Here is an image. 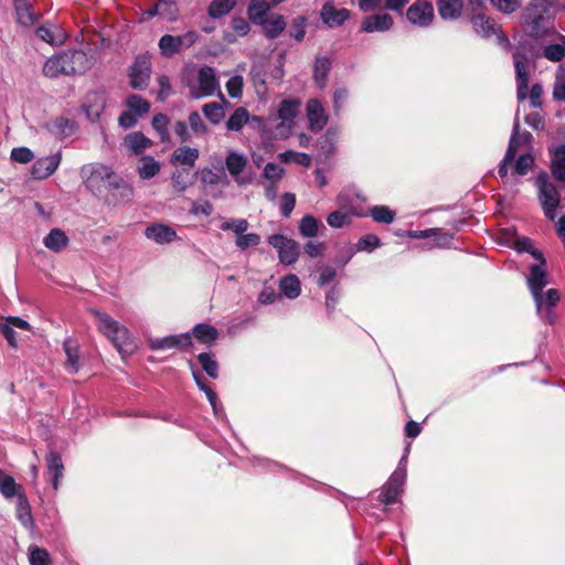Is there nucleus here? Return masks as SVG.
<instances>
[{"label": "nucleus", "instance_id": "obj_1", "mask_svg": "<svg viewBox=\"0 0 565 565\" xmlns=\"http://www.w3.org/2000/svg\"><path fill=\"white\" fill-rule=\"evenodd\" d=\"M85 185L94 193L100 194L104 190H121V195L129 199L132 189L117 175L109 167L104 164H87L81 169Z\"/></svg>", "mask_w": 565, "mask_h": 565}, {"label": "nucleus", "instance_id": "obj_2", "mask_svg": "<svg viewBox=\"0 0 565 565\" xmlns=\"http://www.w3.org/2000/svg\"><path fill=\"white\" fill-rule=\"evenodd\" d=\"M92 67L90 57L82 50L65 51L51 56L43 66V74L50 78L61 75H82Z\"/></svg>", "mask_w": 565, "mask_h": 565}, {"label": "nucleus", "instance_id": "obj_3", "mask_svg": "<svg viewBox=\"0 0 565 565\" xmlns=\"http://www.w3.org/2000/svg\"><path fill=\"white\" fill-rule=\"evenodd\" d=\"M90 312L97 321L98 330L111 341L120 354H131L135 351L136 345L126 327L105 312L96 309Z\"/></svg>", "mask_w": 565, "mask_h": 565}, {"label": "nucleus", "instance_id": "obj_4", "mask_svg": "<svg viewBox=\"0 0 565 565\" xmlns=\"http://www.w3.org/2000/svg\"><path fill=\"white\" fill-rule=\"evenodd\" d=\"M537 190V201L545 215L550 221L555 220L557 210L561 205V192L552 182L546 172H541L534 180Z\"/></svg>", "mask_w": 565, "mask_h": 565}, {"label": "nucleus", "instance_id": "obj_5", "mask_svg": "<svg viewBox=\"0 0 565 565\" xmlns=\"http://www.w3.org/2000/svg\"><path fill=\"white\" fill-rule=\"evenodd\" d=\"M190 95L195 98L212 96L220 89V83L215 70L211 66H202L198 72L195 83L189 84Z\"/></svg>", "mask_w": 565, "mask_h": 565}, {"label": "nucleus", "instance_id": "obj_6", "mask_svg": "<svg viewBox=\"0 0 565 565\" xmlns=\"http://www.w3.org/2000/svg\"><path fill=\"white\" fill-rule=\"evenodd\" d=\"M199 40L196 31H188L182 35L164 34L159 40L158 46L161 55L172 57L181 51L191 47Z\"/></svg>", "mask_w": 565, "mask_h": 565}, {"label": "nucleus", "instance_id": "obj_7", "mask_svg": "<svg viewBox=\"0 0 565 565\" xmlns=\"http://www.w3.org/2000/svg\"><path fill=\"white\" fill-rule=\"evenodd\" d=\"M516 79V97L519 102L527 98L529 81L531 71L534 68L533 61L521 52L513 53Z\"/></svg>", "mask_w": 565, "mask_h": 565}, {"label": "nucleus", "instance_id": "obj_8", "mask_svg": "<svg viewBox=\"0 0 565 565\" xmlns=\"http://www.w3.org/2000/svg\"><path fill=\"white\" fill-rule=\"evenodd\" d=\"M406 479V469L401 463L382 487L379 500L384 504L396 502Z\"/></svg>", "mask_w": 565, "mask_h": 565}, {"label": "nucleus", "instance_id": "obj_9", "mask_svg": "<svg viewBox=\"0 0 565 565\" xmlns=\"http://www.w3.org/2000/svg\"><path fill=\"white\" fill-rule=\"evenodd\" d=\"M268 243L278 250L279 262L294 264L299 257V245L296 241L280 234L269 236Z\"/></svg>", "mask_w": 565, "mask_h": 565}, {"label": "nucleus", "instance_id": "obj_10", "mask_svg": "<svg viewBox=\"0 0 565 565\" xmlns=\"http://www.w3.org/2000/svg\"><path fill=\"white\" fill-rule=\"evenodd\" d=\"M406 18L413 25L427 28L435 18L434 7L428 1L417 0L407 9Z\"/></svg>", "mask_w": 565, "mask_h": 565}, {"label": "nucleus", "instance_id": "obj_11", "mask_svg": "<svg viewBox=\"0 0 565 565\" xmlns=\"http://www.w3.org/2000/svg\"><path fill=\"white\" fill-rule=\"evenodd\" d=\"M151 64L149 58L147 56L136 57L129 72L130 86L134 89H145L149 84Z\"/></svg>", "mask_w": 565, "mask_h": 565}, {"label": "nucleus", "instance_id": "obj_12", "mask_svg": "<svg viewBox=\"0 0 565 565\" xmlns=\"http://www.w3.org/2000/svg\"><path fill=\"white\" fill-rule=\"evenodd\" d=\"M527 284L536 303V310H542L543 295L542 290L547 285V275L544 265H532Z\"/></svg>", "mask_w": 565, "mask_h": 565}, {"label": "nucleus", "instance_id": "obj_13", "mask_svg": "<svg viewBox=\"0 0 565 565\" xmlns=\"http://www.w3.org/2000/svg\"><path fill=\"white\" fill-rule=\"evenodd\" d=\"M247 164V157L235 151H230L225 158L226 169L239 186L252 182L250 178L242 175Z\"/></svg>", "mask_w": 565, "mask_h": 565}, {"label": "nucleus", "instance_id": "obj_14", "mask_svg": "<svg viewBox=\"0 0 565 565\" xmlns=\"http://www.w3.org/2000/svg\"><path fill=\"white\" fill-rule=\"evenodd\" d=\"M61 160V152L44 158H39L32 166V177L38 180H44L51 177L58 168Z\"/></svg>", "mask_w": 565, "mask_h": 565}, {"label": "nucleus", "instance_id": "obj_15", "mask_svg": "<svg viewBox=\"0 0 565 565\" xmlns=\"http://www.w3.org/2000/svg\"><path fill=\"white\" fill-rule=\"evenodd\" d=\"M350 18L348 9H338L332 1H327L320 11L321 21L329 28L341 26Z\"/></svg>", "mask_w": 565, "mask_h": 565}, {"label": "nucleus", "instance_id": "obj_16", "mask_svg": "<svg viewBox=\"0 0 565 565\" xmlns=\"http://www.w3.org/2000/svg\"><path fill=\"white\" fill-rule=\"evenodd\" d=\"M394 20L388 13H376L365 17L361 23V31L365 33L385 32L393 28Z\"/></svg>", "mask_w": 565, "mask_h": 565}, {"label": "nucleus", "instance_id": "obj_17", "mask_svg": "<svg viewBox=\"0 0 565 565\" xmlns=\"http://www.w3.org/2000/svg\"><path fill=\"white\" fill-rule=\"evenodd\" d=\"M36 36L51 45H62L67 39V33L57 24L45 23L35 31Z\"/></svg>", "mask_w": 565, "mask_h": 565}, {"label": "nucleus", "instance_id": "obj_18", "mask_svg": "<svg viewBox=\"0 0 565 565\" xmlns=\"http://www.w3.org/2000/svg\"><path fill=\"white\" fill-rule=\"evenodd\" d=\"M307 117L309 128L312 131H321L328 122L322 104L318 99H310L307 103Z\"/></svg>", "mask_w": 565, "mask_h": 565}, {"label": "nucleus", "instance_id": "obj_19", "mask_svg": "<svg viewBox=\"0 0 565 565\" xmlns=\"http://www.w3.org/2000/svg\"><path fill=\"white\" fill-rule=\"evenodd\" d=\"M519 128H520V124L518 120H515L514 126H513V132H512V136L509 141L508 150H507L505 156L502 159V161L499 166V170H498V173L501 177V179L507 178L508 167L511 166L514 161L516 150L520 145Z\"/></svg>", "mask_w": 565, "mask_h": 565}, {"label": "nucleus", "instance_id": "obj_20", "mask_svg": "<svg viewBox=\"0 0 565 565\" xmlns=\"http://www.w3.org/2000/svg\"><path fill=\"white\" fill-rule=\"evenodd\" d=\"M192 344V339L189 333L179 335H169L164 338H157L150 341L152 350H167L173 348H188Z\"/></svg>", "mask_w": 565, "mask_h": 565}, {"label": "nucleus", "instance_id": "obj_21", "mask_svg": "<svg viewBox=\"0 0 565 565\" xmlns=\"http://www.w3.org/2000/svg\"><path fill=\"white\" fill-rule=\"evenodd\" d=\"M300 102L296 99H285L278 107L277 118L280 120L279 127L290 130L294 119L297 116Z\"/></svg>", "mask_w": 565, "mask_h": 565}, {"label": "nucleus", "instance_id": "obj_22", "mask_svg": "<svg viewBox=\"0 0 565 565\" xmlns=\"http://www.w3.org/2000/svg\"><path fill=\"white\" fill-rule=\"evenodd\" d=\"M46 473L51 480V483L56 491L60 487V480L63 477L64 465L62 458L55 451H50L46 455Z\"/></svg>", "mask_w": 565, "mask_h": 565}, {"label": "nucleus", "instance_id": "obj_23", "mask_svg": "<svg viewBox=\"0 0 565 565\" xmlns=\"http://www.w3.org/2000/svg\"><path fill=\"white\" fill-rule=\"evenodd\" d=\"M145 235L147 238L158 244H168L177 238V232L172 227L163 224L148 226L145 231Z\"/></svg>", "mask_w": 565, "mask_h": 565}, {"label": "nucleus", "instance_id": "obj_24", "mask_svg": "<svg viewBox=\"0 0 565 565\" xmlns=\"http://www.w3.org/2000/svg\"><path fill=\"white\" fill-rule=\"evenodd\" d=\"M0 493L6 499L20 498L25 494L23 487L17 483L15 480L0 469Z\"/></svg>", "mask_w": 565, "mask_h": 565}, {"label": "nucleus", "instance_id": "obj_25", "mask_svg": "<svg viewBox=\"0 0 565 565\" xmlns=\"http://www.w3.org/2000/svg\"><path fill=\"white\" fill-rule=\"evenodd\" d=\"M254 120L256 122H262V118L259 117H250L249 113L244 107H238L235 111L230 116L225 126L230 131H241L242 128L249 121Z\"/></svg>", "mask_w": 565, "mask_h": 565}, {"label": "nucleus", "instance_id": "obj_26", "mask_svg": "<svg viewBox=\"0 0 565 565\" xmlns=\"http://www.w3.org/2000/svg\"><path fill=\"white\" fill-rule=\"evenodd\" d=\"M551 171L557 181H565V143L555 147L552 151Z\"/></svg>", "mask_w": 565, "mask_h": 565}, {"label": "nucleus", "instance_id": "obj_27", "mask_svg": "<svg viewBox=\"0 0 565 565\" xmlns=\"http://www.w3.org/2000/svg\"><path fill=\"white\" fill-rule=\"evenodd\" d=\"M199 150L188 146L177 148L171 157L172 164L193 167L199 159Z\"/></svg>", "mask_w": 565, "mask_h": 565}, {"label": "nucleus", "instance_id": "obj_28", "mask_svg": "<svg viewBox=\"0 0 565 565\" xmlns=\"http://www.w3.org/2000/svg\"><path fill=\"white\" fill-rule=\"evenodd\" d=\"M68 242L67 235L60 228L51 230L43 238L44 246L54 253L62 252L68 245Z\"/></svg>", "mask_w": 565, "mask_h": 565}, {"label": "nucleus", "instance_id": "obj_29", "mask_svg": "<svg viewBox=\"0 0 565 565\" xmlns=\"http://www.w3.org/2000/svg\"><path fill=\"white\" fill-rule=\"evenodd\" d=\"M471 24L473 30L483 38L497 34V24L494 20L482 13L472 15Z\"/></svg>", "mask_w": 565, "mask_h": 565}, {"label": "nucleus", "instance_id": "obj_30", "mask_svg": "<svg viewBox=\"0 0 565 565\" xmlns=\"http://www.w3.org/2000/svg\"><path fill=\"white\" fill-rule=\"evenodd\" d=\"M45 127L51 134L58 136V137L71 136L76 129L75 121L70 120L68 118H65V117H57V118L49 121L45 125Z\"/></svg>", "mask_w": 565, "mask_h": 565}, {"label": "nucleus", "instance_id": "obj_31", "mask_svg": "<svg viewBox=\"0 0 565 565\" xmlns=\"http://www.w3.org/2000/svg\"><path fill=\"white\" fill-rule=\"evenodd\" d=\"M437 10L441 19H458L462 10V0H437Z\"/></svg>", "mask_w": 565, "mask_h": 565}, {"label": "nucleus", "instance_id": "obj_32", "mask_svg": "<svg viewBox=\"0 0 565 565\" xmlns=\"http://www.w3.org/2000/svg\"><path fill=\"white\" fill-rule=\"evenodd\" d=\"M63 348L66 354V370L75 374L79 370V351L77 343L72 339H66L63 343Z\"/></svg>", "mask_w": 565, "mask_h": 565}, {"label": "nucleus", "instance_id": "obj_33", "mask_svg": "<svg viewBox=\"0 0 565 565\" xmlns=\"http://www.w3.org/2000/svg\"><path fill=\"white\" fill-rule=\"evenodd\" d=\"M559 294L557 289H548L543 296L542 310L537 311L547 323H553L555 315L552 308L558 302Z\"/></svg>", "mask_w": 565, "mask_h": 565}, {"label": "nucleus", "instance_id": "obj_34", "mask_svg": "<svg viewBox=\"0 0 565 565\" xmlns=\"http://www.w3.org/2000/svg\"><path fill=\"white\" fill-rule=\"evenodd\" d=\"M125 146L134 154H140L148 149L152 141L147 138L142 132H132L126 136Z\"/></svg>", "mask_w": 565, "mask_h": 565}, {"label": "nucleus", "instance_id": "obj_35", "mask_svg": "<svg viewBox=\"0 0 565 565\" xmlns=\"http://www.w3.org/2000/svg\"><path fill=\"white\" fill-rule=\"evenodd\" d=\"M542 55L551 62H561L565 57V36L559 34L555 43L544 45Z\"/></svg>", "mask_w": 565, "mask_h": 565}, {"label": "nucleus", "instance_id": "obj_36", "mask_svg": "<svg viewBox=\"0 0 565 565\" xmlns=\"http://www.w3.org/2000/svg\"><path fill=\"white\" fill-rule=\"evenodd\" d=\"M279 287L281 292L289 299H295L300 295V280L296 275H287L280 279Z\"/></svg>", "mask_w": 565, "mask_h": 565}, {"label": "nucleus", "instance_id": "obj_37", "mask_svg": "<svg viewBox=\"0 0 565 565\" xmlns=\"http://www.w3.org/2000/svg\"><path fill=\"white\" fill-rule=\"evenodd\" d=\"M268 11L269 4L266 0H252L247 9L249 20L256 24L266 19Z\"/></svg>", "mask_w": 565, "mask_h": 565}, {"label": "nucleus", "instance_id": "obj_38", "mask_svg": "<svg viewBox=\"0 0 565 565\" xmlns=\"http://www.w3.org/2000/svg\"><path fill=\"white\" fill-rule=\"evenodd\" d=\"M259 24L263 26L266 36L269 39L277 38L286 26V22L281 15H275L270 19L266 18Z\"/></svg>", "mask_w": 565, "mask_h": 565}, {"label": "nucleus", "instance_id": "obj_39", "mask_svg": "<svg viewBox=\"0 0 565 565\" xmlns=\"http://www.w3.org/2000/svg\"><path fill=\"white\" fill-rule=\"evenodd\" d=\"M160 171V163L153 157L147 156L140 159L138 166L139 177L143 180H148L157 175Z\"/></svg>", "mask_w": 565, "mask_h": 565}, {"label": "nucleus", "instance_id": "obj_40", "mask_svg": "<svg viewBox=\"0 0 565 565\" xmlns=\"http://www.w3.org/2000/svg\"><path fill=\"white\" fill-rule=\"evenodd\" d=\"M17 518L24 527H31L33 524L31 507L26 494L20 495L17 499Z\"/></svg>", "mask_w": 565, "mask_h": 565}, {"label": "nucleus", "instance_id": "obj_41", "mask_svg": "<svg viewBox=\"0 0 565 565\" xmlns=\"http://www.w3.org/2000/svg\"><path fill=\"white\" fill-rule=\"evenodd\" d=\"M195 339L204 344H211L218 337V331L211 324L199 323L193 329Z\"/></svg>", "mask_w": 565, "mask_h": 565}, {"label": "nucleus", "instance_id": "obj_42", "mask_svg": "<svg viewBox=\"0 0 565 565\" xmlns=\"http://www.w3.org/2000/svg\"><path fill=\"white\" fill-rule=\"evenodd\" d=\"M156 11L159 15L170 22H173L179 17L178 3L173 0H159L156 3Z\"/></svg>", "mask_w": 565, "mask_h": 565}, {"label": "nucleus", "instance_id": "obj_43", "mask_svg": "<svg viewBox=\"0 0 565 565\" xmlns=\"http://www.w3.org/2000/svg\"><path fill=\"white\" fill-rule=\"evenodd\" d=\"M201 182L204 185L215 186L223 185L227 186L230 181L225 173H216L210 168H204L200 172Z\"/></svg>", "mask_w": 565, "mask_h": 565}, {"label": "nucleus", "instance_id": "obj_44", "mask_svg": "<svg viewBox=\"0 0 565 565\" xmlns=\"http://www.w3.org/2000/svg\"><path fill=\"white\" fill-rule=\"evenodd\" d=\"M330 66L331 63L328 57H317L313 67V78L319 87H324Z\"/></svg>", "mask_w": 565, "mask_h": 565}, {"label": "nucleus", "instance_id": "obj_45", "mask_svg": "<svg viewBox=\"0 0 565 565\" xmlns=\"http://www.w3.org/2000/svg\"><path fill=\"white\" fill-rule=\"evenodd\" d=\"M236 4V0H212L209 6V15L213 19L226 15Z\"/></svg>", "mask_w": 565, "mask_h": 565}, {"label": "nucleus", "instance_id": "obj_46", "mask_svg": "<svg viewBox=\"0 0 565 565\" xmlns=\"http://www.w3.org/2000/svg\"><path fill=\"white\" fill-rule=\"evenodd\" d=\"M126 106L137 117H140L150 110V103L141 96L135 94L128 96Z\"/></svg>", "mask_w": 565, "mask_h": 565}, {"label": "nucleus", "instance_id": "obj_47", "mask_svg": "<svg viewBox=\"0 0 565 565\" xmlns=\"http://www.w3.org/2000/svg\"><path fill=\"white\" fill-rule=\"evenodd\" d=\"M202 111H203L204 116L213 125L220 124L222 121V119L224 118V116H225V111L223 109V105H221V104H218L216 102H211V103L205 104L202 107Z\"/></svg>", "mask_w": 565, "mask_h": 565}, {"label": "nucleus", "instance_id": "obj_48", "mask_svg": "<svg viewBox=\"0 0 565 565\" xmlns=\"http://www.w3.org/2000/svg\"><path fill=\"white\" fill-rule=\"evenodd\" d=\"M278 158L284 163L295 162L302 167H309L311 164V157L309 154L294 150H287L279 153Z\"/></svg>", "mask_w": 565, "mask_h": 565}, {"label": "nucleus", "instance_id": "obj_49", "mask_svg": "<svg viewBox=\"0 0 565 565\" xmlns=\"http://www.w3.org/2000/svg\"><path fill=\"white\" fill-rule=\"evenodd\" d=\"M14 8L20 24L31 25L34 22V15L25 0H14Z\"/></svg>", "mask_w": 565, "mask_h": 565}, {"label": "nucleus", "instance_id": "obj_50", "mask_svg": "<svg viewBox=\"0 0 565 565\" xmlns=\"http://www.w3.org/2000/svg\"><path fill=\"white\" fill-rule=\"evenodd\" d=\"M370 215L377 223L391 224L395 218V212L386 205H375L370 210Z\"/></svg>", "mask_w": 565, "mask_h": 565}, {"label": "nucleus", "instance_id": "obj_51", "mask_svg": "<svg viewBox=\"0 0 565 565\" xmlns=\"http://www.w3.org/2000/svg\"><path fill=\"white\" fill-rule=\"evenodd\" d=\"M168 125H169V118L164 114H157L152 118V127L158 132L162 142H168L170 140Z\"/></svg>", "mask_w": 565, "mask_h": 565}, {"label": "nucleus", "instance_id": "obj_52", "mask_svg": "<svg viewBox=\"0 0 565 565\" xmlns=\"http://www.w3.org/2000/svg\"><path fill=\"white\" fill-rule=\"evenodd\" d=\"M171 181L173 189L180 193L184 192L191 185L190 173L184 169L175 170L172 173Z\"/></svg>", "mask_w": 565, "mask_h": 565}, {"label": "nucleus", "instance_id": "obj_53", "mask_svg": "<svg viewBox=\"0 0 565 565\" xmlns=\"http://www.w3.org/2000/svg\"><path fill=\"white\" fill-rule=\"evenodd\" d=\"M29 562L30 565H50L51 557L45 548L39 546H30Z\"/></svg>", "mask_w": 565, "mask_h": 565}, {"label": "nucleus", "instance_id": "obj_54", "mask_svg": "<svg viewBox=\"0 0 565 565\" xmlns=\"http://www.w3.org/2000/svg\"><path fill=\"white\" fill-rule=\"evenodd\" d=\"M319 222L312 215H306L301 218L299 231L305 237H315L318 234Z\"/></svg>", "mask_w": 565, "mask_h": 565}, {"label": "nucleus", "instance_id": "obj_55", "mask_svg": "<svg viewBox=\"0 0 565 565\" xmlns=\"http://www.w3.org/2000/svg\"><path fill=\"white\" fill-rule=\"evenodd\" d=\"M198 360L202 366V369L206 372L209 376L212 379H216L218 373V364L209 353H201L198 356Z\"/></svg>", "mask_w": 565, "mask_h": 565}, {"label": "nucleus", "instance_id": "obj_56", "mask_svg": "<svg viewBox=\"0 0 565 565\" xmlns=\"http://www.w3.org/2000/svg\"><path fill=\"white\" fill-rule=\"evenodd\" d=\"M192 373H193V377H194L198 386L200 387L201 391H203L206 394V397L216 414L217 413V409H216L217 396H216L215 392L210 386H207L205 384V382H204L202 375L199 373V371H193Z\"/></svg>", "mask_w": 565, "mask_h": 565}, {"label": "nucleus", "instance_id": "obj_57", "mask_svg": "<svg viewBox=\"0 0 565 565\" xmlns=\"http://www.w3.org/2000/svg\"><path fill=\"white\" fill-rule=\"evenodd\" d=\"M249 224L245 218H233L221 224L222 231H233L237 236L245 233Z\"/></svg>", "mask_w": 565, "mask_h": 565}, {"label": "nucleus", "instance_id": "obj_58", "mask_svg": "<svg viewBox=\"0 0 565 565\" xmlns=\"http://www.w3.org/2000/svg\"><path fill=\"white\" fill-rule=\"evenodd\" d=\"M534 158L530 153L521 154L514 163V173L525 175L532 168Z\"/></svg>", "mask_w": 565, "mask_h": 565}, {"label": "nucleus", "instance_id": "obj_59", "mask_svg": "<svg viewBox=\"0 0 565 565\" xmlns=\"http://www.w3.org/2000/svg\"><path fill=\"white\" fill-rule=\"evenodd\" d=\"M553 98L556 102H562L565 104V75L562 73V67H559L555 83L553 86Z\"/></svg>", "mask_w": 565, "mask_h": 565}, {"label": "nucleus", "instance_id": "obj_60", "mask_svg": "<svg viewBox=\"0 0 565 565\" xmlns=\"http://www.w3.org/2000/svg\"><path fill=\"white\" fill-rule=\"evenodd\" d=\"M189 125L195 135L203 136L207 134V127L198 111H192L189 115Z\"/></svg>", "mask_w": 565, "mask_h": 565}, {"label": "nucleus", "instance_id": "obj_61", "mask_svg": "<svg viewBox=\"0 0 565 565\" xmlns=\"http://www.w3.org/2000/svg\"><path fill=\"white\" fill-rule=\"evenodd\" d=\"M284 169L273 162L265 166L263 177L271 182H279L284 175Z\"/></svg>", "mask_w": 565, "mask_h": 565}, {"label": "nucleus", "instance_id": "obj_62", "mask_svg": "<svg viewBox=\"0 0 565 565\" xmlns=\"http://www.w3.org/2000/svg\"><path fill=\"white\" fill-rule=\"evenodd\" d=\"M226 89L232 98H239L243 93V77L241 75L232 76L226 83Z\"/></svg>", "mask_w": 565, "mask_h": 565}, {"label": "nucleus", "instance_id": "obj_63", "mask_svg": "<svg viewBox=\"0 0 565 565\" xmlns=\"http://www.w3.org/2000/svg\"><path fill=\"white\" fill-rule=\"evenodd\" d=\"M236 246L241 249H246L252 246H257L260 243V236L256 233L241 234L236 238Z\"/></svg>", "mask_w": 565, "mask_h": 565}, {"label": "nucleus", "instance_id": "obj_64", "mask_svg": "<svg viewBox=\"0 0 565 565\" xmlns=\"http://www.w3.org/2000/svg\"><path fill=\"white\" fill-rule=\"evenodd\" d=\"M11 160L19 163H29L33 160V152L26 147L13 148L11 151Z\"/></svg>", "mask_w": 565, "mask_h": 565}]
</instances>
